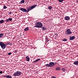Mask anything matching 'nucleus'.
<instances>
[{
	"instance_id": "20e7f679",
	"label": "nucleus",
	"mask_w": 78,
	"mask_h": 78,
	"mask_svg": "<svg viewBox=\"0 0 78 78\" xmlns=\"http://www.w3.org/2000/svg\"><path fill=\"white\" fill-rule=\"evenodd\" d=\"M22 73L20 71H17L16 72L13 73V76H20Z\"/></svg>"
},
{
	"instance_id": "1a4fd4ad",
	"label": "nucleus",
	"mask_w": 78,
	"mask_h": 78,
	"mask_svg": "<svg viewBox=\"0 0 78 78\" xmlns=\"http://www.w3.org/2000/svg\"><path fill=\"white\" fill-rule=\"evenodd\" d=\"M75 39V36H70L69 37V40L70 41H72V40H73V39Z\"/></svg>"
},
{
	"instance_id": "6e6552de",
	"label": "nucleus",
	"mask_w": 78,
	"mask_h": 78,
	"mask_svg": "<svg viewBox=\"0 0 78 78\" xmlns=\"http://www.w3.org/2000/svg\"><path fill=\"white\" fill-rule=\"evenodd\" d=\"M12 18H9L8 19H7L6 20H5V22H9V21L11 22V21H12Z\"/></svg>"
},
{
	"instance_id": "f3484780",
	"label": "nucleus",
	"mask_w": 78,
	"mask_h": 78,
	"mask_svg": "<svg viewBox=\"0 0 78 78\" xmlns=\"http://www.w3.org/2000/svg\"><path fill=\"white\" fill-rule=\"evenodd\" d=\"M4 22V20H2L0 21V23H3Z\"/></svg>"
},
{
	"instance_id": "f8f14e48",
	"label": "nucleus",
	"mask_w": 78,
	"mask_h": 78,
	"mask_svg": "<svg viewBox=\"0 0 78 78\" xmlns=\"http://www.w3.org/2000/svg\"><path fill=\"white\" fill-rule=\"evenodd\" d=\"M75 65H76V66H78V60L77 61H75L73 63Z\"/></svg>"
},
{
	"instance_id": "393cba45",
	"label": "nucleus",
	"mask_w": 78,
	"mask_h": 78,
	"mask_svg": "<svg viewBox=\"0 0 78 78\" xmlns=\"http://www.w3.org/2000/svg\"><path fill=\"white\" fill-rule=\"evenodd\" d=\"M7 8V7H6V6L5 5L3 7V9H6Z\"/></svg>"
},
{
	"instance_id": "423d86ee",
	"label": "nucleus",
	"mask_w": 78,
	"mask_h": 78,
	"mask_svg": "<svg viewBox=\"0 0 78 78\" xmlns=\"http://www.w3.org/2000/svg\"><path fill=\"white\" fill-rule=\"evenodd\" d=\"M0 46H1L2 49H5L6 48V44L3 43V42H0Z\"/></svg>"
},
{
	"instance_id": "f257e3e1",
	"label": "nucleus",
	"mask_w": 78,
	"mask_h": 78,
	"mask_svg": "<svg viewBox=\"0 0 78 78\" xmlns=\"http://www.w3.org/2000/svg\"><path fill=\"white\" fill-rule=\"evenodd\" d=\"M37 6V5H32L28 7H27L26 9L25 8H21L20 9L23 12H29L30 11H31L32 9H33L34 8Z\"/></svg>"
},
{
	"instance_id": "bb28decb",
	"label": "nucleus",
	"mask_w": 78,
	"mask_h": 78,
	"mask_svg": "<svg viewBox=\"0 0 78 78\" xmlns=\"http://www.w3.org/2000/svg\"><path fill=\"white\" fill-rule=\"evenodd\" d=\"M3 73V71H0V74H2Z\"/></svg>"
},
{
	"instance_id": "5701e85b",
	"label": "nucleus",
	"mask_w": 78,
	"mask_h": 78,
	"mask_svg": "<svg viewBox=\"0 0 78 78\" xmlns=\"http://www.w3.org/2000/svg\"><path fill=\"white\" fill-rule=\"evenodd\" d=\"M7 44L8 45H12V44L9 42L7 43Z\"/></svg>"
},
{
	"instance_id": "ddd939ff",
	"label": "nucleus",
	"mask_w": 78,
	"mask_h": 78,
	"mask_svg": "<svg viewBox=\"0 0 78 78\" xmlns=\"http://www.w3.org/2000/svg\"><path fill=\"white\" fill-rule=\"evenodd\" d=\"M41 59L40 58H38L37 59H36L35 61H34L33 62V63H34V62H37L39 61Z\"/></svg>"
},
{
	"instance_id": "c756f323",
	"label": "nucleus",
	"mask_w": 78,
	"mask_h": 78,
	"mask_svg": "<svg viewBox=\"0 0 78 78\" xmlns=\"http://www.w3.org/2000/svg\"><path fill=\"white\" fill-rule=\"evenodd\" d=\"M54 63V64H55V65L57 64V63L56 62H55V63Z\"/></svg>"
},
{
	"instance_id": "b1692460",
	"label": "nucleus",
	"mask_w": 78,
	"mask_h": 78,
	"mask_svg": "<svg viewBox=\"0 0 78 78\" xmlns=\"http://www.w3.org/2000/svg\"><path fill=\"white\" fill-rule=\"evenodd\" d=\"M64 1V0H58V2H62Z\"/></svg>"
},
{
	"instance_id": "4be33fe9",
	"label": "nucleus",
	"mask_w": 78,
	"mask_h": 78,
	"mask_svg": "<svg viewBox=\"0 0 78 78\" xmlns=\"http://www.w3.org/2000/svg\"><path fill=\"white\" fill-rule=\"evenodd\" d=\"M48 9H52V7L51 6H49L48 7Z\"/></svg>"
},
{
	"instance_id": "cd10ccee",
	"label": "nucleus",
	"mask_w": 78,
	"mask_h": 78,
	"mask_svg": "<svg viewBox=\"0 0 78 78\" xmlns=\"http://www.w3.org/2000/svg\"><path fill=\"white\" fill-rule=\"evenodd\" d=\"M9 14H11V13H12V12L11 11H10L9 12Z\"/></svg>"
},
{
	"instance_id": "6ab92c4d",
	"label": "nucleus",
	"mask_w": 78,
	"mask_h": 78,
	"mask_svg": "<svg viewBox=\"0 0 78 78\" xmlns=\"http://www.w3.org/2000/svg\"><path fill=\"white\" fill-rule=\"evenodd\" d=\"M47 30V28H45L44 27H42V30Z\"/></svg>"
},
{
	"instance_id": "c85d7f7f",
	"label": "nucleus",
	"mask_w": 78,
	"mask_h": 78,
	"mask_svg": "<svg viewBox=\"0 0 78 78\" xmlns=\"http://www.w3.org/2000/svg\"><path fill=\"white\" fill-rule=\"evenodd\" d=\"M17 51H16V50L15 51V52H14V53H16Z\"/></svg>"
},
{
	"instance_id": "aec40b11",
	"label": "nucleus",
	"mask_w": 78,
	"mask_h": 78,
	"mask_svg": "<svg viewBox=\"0 0 78 78\" xmlns=\"http://www.w3.org/2000/svg\"><path fill=\"white\" fill-rule=\"evenodd\" d=\"M62 70L63 71V72H65L66 71V69L64 68H62Z\"/></svg>"
},
{
	"instance_id": "4468645a",
	"label": "nucleus",
	"mask_w": 78,
	"mask_h": 78,
	"mask_svg": "<svg viewBox=\"0 0 78 78\" xmlns=\"http://www.w3.org/2000/svg\"><path fill=\"white\" fill-rule=\"evenodd\" d=\"M29 30V27H27L25 28L24 29V31H28Z\"/></svg>"
},
{
	"instance_id": "9b49d317",
	"label": "nucleus",
	"mask_w": 78,
	"mask_h": 78,
	"mask_svg": "<svg viewBox=\"0 0 78 78\" xmlns=\"http://www.w3.org/2000/svg\"><path fill=\"white\" fill-rule=\"evenodd\" d=\"M3 76V77H6L7 78H12V77L11 76H10L9 75H4Z\"/></svg>"
},
{
	"instance_id": "9d476101",
	"label": "nucleus",
	"mask_w": 78,
	"mask_h": 78,
	"mask_svg": "<svg viewBox=\"0 0 78 78\" xmlns=\"http://www.w3.org/2000/svg\"><path fill=\"white\" fill-rule=\"evenodd\" d=\"M55 70L56 71H60V70H61V68L59 67H57L55 69Z\"/></svg>"
},
{
	"instance_id": "7ed1b4c3",
	"label": "nucleus",
	"mask_w": 78,
	"mask_h": 78,
	"mask_svg": "<svg viewBox=\"0 0 78 78\" xmlns=\"http://www.w3.org/2000/svg\"><path fill=\"white\" fill-rule=\"evenodd\" d=\"M43 24L41 22H38L34 26V27H36L37 28H41L42 27Z\"/></svg>"
},
{
	"instance_id": "dca6fc26",
	"label": "nucleus",
	"mask_w": 78,
	"mask_h": 78,
	"mask_svg": "<svg viewBox=\"0 0 78 78\" xmlns=\"http://www.w3.org/2000/svg\"><path fill=\"white\" fill-rule=\"evenodd\" d=\"M62 41L63 42H66V41H67V39L66 38H64L62 40Z\"/></svg>"
},
{
	"instance_id": "0eeeda50",
	"label": "nucleus",
	"mask_w": 78,
	"mask_h": 78,
	"mask_svg": "<svg viewBox=\"0 0 78 78\" xmlns=\"http://www.w3.org/2000/svg\"><path fill=\"white\" fill-rule=\"evenodd\" d=\"M64 19L65 20H69L70 19V17L68 16H66L65 17Z\"/></svg>"
},
{
	"instance_id": "a211bd4d",
	"label": "nucleus",
	"mask_w": 78,
	"mask_h": 78,
	"mask_svg": "<svg viewBox=\"0 0 78 78\" xmlns=\"http://www.w3.org/2000/svg\"><path fill=\"white\" fill-rule=\"evenodd\" d=\"M25 2V0H22L21 2H20V3L21 4H22V3H23Z\"/></svg>"
},
{
	"instance_id": "412c9836",
	"label": "nucleus",
	"mask_w": 78,
	"mask_h": 78,
	"mask_svg": "<svg viewBox=\"0 0 78 78\" xmlns=\"http://www.w3.org/2000/svg\"><path fill=\"white\" fill-rule=\"evenodd\" d=\"M4 34H0V37H3V36H4Z\"/></svg>"
},
{
	"instance_id": "f03ea898",
	"label": "nucleus",
	"mask_w": 78,
	"mask_h": 78,
	"mask_svg": "<svg viewBox=\"0 0 78 78\" xmlns=\"http://www.w3.org/2000/svg\"><path fill=\"white\" fill-rule=\"evenodd\" d=\"M49 64H47L45 65L46 67H51L55 66V63L53 62H51L49 63Z\"/></svg>"
},
{
	"instance_id": "2eb2a0df",
	"label": "nucleus",
	"mask_w": 78,
	"mask_h": 78,
	"mask_svg": "<svg viewBox=\"0 0 78 78\" xmlns=\"http://www.w3.org/2000/svg\"><path fill=\"white\" fill-rule=\"evenodd\" d=\"M26 58L27 60V61H30V58H29L28 56H26Z\"/></svg>"
},
{
	"instance_id": "39448f33",
	"label": "nucleus",
	"mask_w": 78,
	"mask_h": 78,
	"mask_svg": "<svg viewBox=\"0 0 78 78\" xmlns=\"http://www.w3.org/2000/svg\"><path fill=\"white\" fill-rule=\"evenodd\" d=\"M70 29H68L66 30V31L65 33L66 34H67L68 35H69L70 34H72V32L70 31Z\"/></svg>"
},
{
	"instance_id": "a878e982",
	"label": "nucleus",
	"mask_w": 78,
	"mask_h": 78,
	"mask_svg": "<svg viewBox=\"0 0 78 78\" xmlns=\"http://www.w3.org/2000/svg\"><path fill=\"white\" fill-rule=\"evenodd\" d=\"M11 54H12V53H11V52H10L8 53V55H11Z\"/></svg>"
},
{
	"instance_id": "7c9ffc66",
	"label": "nucleus",
	"mask_w": 78,
	"mask_h": 78,
	"mask_svg": "<svg viewBox=\"0 0 78 78\" xmlns=\"http://www.w3.org/2000/svg\"><path fill=\"white\" fill-rule=\"evenodd\" d=\"M77 3H78V0L77 1Z\"/></svg>"
}]
</instances>
